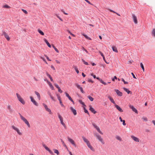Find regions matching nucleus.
I'll return each instance as SVG.
<instances>
[{"instance_id":"nucleus-49","label":"nucleus","mask_w":155,"mask_h":155,"mask_svg":"<svg viewBox=\"0 0 155 155\" xmlns=\"http://www.w3.org/2000/svg\"><path fill=\"white\" fill-rule=\"evenodd\" d=\"M117 78L116 76H114L113 78H112V80L113 81H115V80H117Z\"/></svg>"},{"instance_id":"nucleus-56","label":"nucleus","mask_w":155,"mask_h":155,"mask_svg":"<svg viewBox=\"0 0 155 155\" xmlns=\"http://www.w3.org/2000/svg\"><path fill=\"white\" fill-rule=\"evenodd\" d=\"M45 57L46 58H47V60L48 61H51V60L46 55H45Z\"/></svg>"},{"instance_id":"nucleus-13","label":"nucleus","mask_w":155,"mask_h":155,"mask_svg":"<svg viewBox=\"0 0 155 155\" xmlns=\"http://www.w3.org/2000/svg\"><path fill=\"white\" fill-rule=\"evenodd\" d=\"M94 128H95L97 130V131L99 132L100 134H103V133L100 130L99 128L97 127V125H94Z\"/></svg>"},{"instance_id":"nucleus-36","label":"nucleus","mask_w":155,"mask_h":155,"mask_svg":"<svg viewBox=\"0 0 155 155\" xmlns=\"http://www.w3.org/2000/svg\"><path fill=\"white\" fill-rule=\"evenodd\" d=\"M2 7L4 8H9L11 7L7 5H5L3 6Z\"/></svg>"},{"instance_id":"nucleus-2","label":"nucleus","mask_w":155,"mask_h":155,"mask_svg":"<svg viewBox=\"0 0 155 155\" xmlns=\"http://www.w3.org/2000/svg\"><path fill=\"white\" fill-rule=\"evenodd\" d=\"M58 117L60 119L61 124L63 125L64 127V128L66 129V126L65 125V124L63 122V117L61 116L59 113H58Z\"/></svg>"},{"instance_id":"nucleus-47","label":"nucleus","mask_w":155,"mask_h":155,"mask_svg":"<svg viewBox=\"0 0 155 155\" xmlns=\"http://www.w3.org/2000/svg\"><path fill=\"white\" fill-rule=\"evenodd\" d=\"M75 85L78 89H79L81 87H80V85L78 84L77 83H75Z\"/></svg>"},{"instance_id":"nucleus-61","label":"nucleus","mask_w":155,"mask_h":155,"mask_svg":"<svg viewBox=\"0 0 155 155\" xmlns=\"http://www.w3.org/2000/svg\"><path fill=\"white\" fill-rule=\"evenodd\" d=\"M50 97L51 98V99L53 101H55V99H54V97L52 96V95Z\"/></svg>"},{"instance_id":"nucleus-1","label":"nucleus","mask_w":155,"mask_h":155,"mask_svg":"<svg viewBox=\"0 0 155 155\" xmlns=\"http://www.w3.org/2000/svg\"><path fill=\"white\" fill-rule=\"evenodd\" d=\"M16 95L18 101L23 104H25V102L24 99L21 97L18 93H16Z\"/></svg>"},{"instance_id":"nucleus-38","label":"nucleus","mask_w":155,"mask_h":155,"mask_svg":"<svg viewBox=\"0 0 155 155\" xmlns=\"http://www.w3.org/2000/svg\"><path fill=\"white\" fill-rule=\"evenodd\" d=\"M87 97L91 101H92L94 100V98L90 96H88Z\"/></svg>"},{"instance_id":"nucleus-16","label":"nucleus","mask_w":155,"mask_h":155,"mask_svg":"<svg viewBox=\"0 0 155 155\" xmlns=\"http://www.w3.org/2000/svg\"><path fill=\"white\" fill-rule=\"evenodd\" d=\"M87 145L88 147L90 148V149L92 151H94L95 149L93 148V147L91 145L90 143H88L87 144Z\"/></svg>"},{"instance_id":"nucleus-27","label":"nucleus","mask_w":155,"mask_h":155,"mask_svg":"<svg viewBox=\"0 0 155 155\" xmlns=\"http://www.w3.org/2000/svg\"><path fill=\"white\" fill-rule=\"evenodd\" d=\"M35 94L37 95L38 98L39 100H40V95L39 93L38 92L35 91Z\"/></svg>"},{"instance_id":"nucleus-14","label":"nucleus","mask_w":155,"mask_h":155,"mask_svg":"<svg viewBox=\"0 0 155 155\" xmlns=\"http://www.w3.org/2000/svg\"><path fill=\"white\" fill-rule=\"evenodd\" d=\"M70 109L74 115L77 114V111L76 110L74 109L72 107H70Z\"/></svg>"},{"instance_id":"nucleus-15","label":"nucleus","mask_w":155,"mask_h":155,"mask_svg":"<svg viewBox=\"0 0 155 155\" xmlns=\"http://www.w3.org/2000/svg\"><path fill=\"white\" fill-rule=\"evenodd\" d=\"M97 139L100 140L103 144H104V143L103 140L101 138V136L98 135L97 136Z\"/></svg>"},{"instance_id":"nucleus-42","label":"nucleus","mask_w":155,"mask_h":155,"mask_svg":"<svg viewBox=\"0 0 155 155\" xmlns=\"http://www.w3.org/2000/svg\"><path fill=\"white\" fill-rule=\"evenodd\" d=\"M140 64V67L142 68L143 71H144V68L143 64L142 62H141Z\"/></svg>"},{"instance_id":"nucleus-26","label":"nucleus","mask_w":155,"mask_h":155,"mask_svg":"<svg viewBox=\"0 0 155 155\" xmlns=\"http://www.w3.org/2000/svg\"><path fill=\"white\" fill-rule=\"evenodd\" d=\"M113 51L116 52H118L117 48L115 46H113L112 47Z\"/></svg>"},{"instance_id":"nucleus-62","label":"nucleus","mask_w":155,"mask_h":155,"mask_svg":"<svg viewBox=\"0 0 155 155\" xmlns=\"http://www.w3.org/2000/svg\"><path fill=\"white\" fill-rule=\"evenodd\" d=\"M54 85L58 89V88H59V87H60L58 86V84H57L55 83L54 84Z\"/></svg>"},{"instance_id":"nucleus-29","label":"nucleus","mask_w":155,"mask_h":155,"mask_svg":"<svg viewBox=\"0 0 155 155\" xmlns=\"http://www.w3.org/2000/svg\"><path fill=\"white\" fill-rule=\"evenodd\" d=\"M151 35L152 36L155 37V29L153 28V29Z\"/></svg>"},{"instance_id":"nucleus-4","label":"nucleus","mask_w":155,"mask_h":155,"mask_svg":"<svg viewBox=\"0 0 155 155\" xmlns=\"http://www.w3.org/2000/svg\"><path fill=\"white\" fill-rule=\"evenodd\" d=\"M68 141L70 142L75 147H76V145L74 141L72 139H71L69 137H68Z\"/></svg>"},{"instance_id":"nucleus-8","label":"nucleus","mask_w":155,"mask_h":155,"mask_svg":"<svg viewBox=\"0 0 155 155\" xmlns=\"http://www.w3.org/2000/svg\"><path fill=\"white\" fill-rule=\"evenodd\" d=\"M132 15L133 19L134 22L135 24H137V20L136 16L134 14H132Z\"/></svg>"},{"instance_id":"nucleus-19","label":"nucleus","mask_w":155,"mask_h":155,"mask_svg":"<svg viewBox=\"0 0 155 155\" xmlns=\"http://www.w3.org/2000/svg\"><path fill=\"white\" fill-rule=\"evenodd\" d=\"M124 90L127 92V93L128 94H132V92L131 91H129L128 89L127 88L125 87L123 88Z\"/></svg>"},{"instance_id":"nucleus-25","label":"nucleus","mask_w":155,"mask_h":155,"mask_svg":"<svg viewBox=\"0 0 155 155\" xmlns=\"http://www.w3.org/2000/svg\"><path fill=\"white\" fill-rule=\"evenodd\" d=\"M46 75H47V76H48L50 78L51 81V82H53V79L51 77V76L50 75L48 72H46Z\"/></svg>"},{"instance_id":"nucleus-37","label":"nucleus","mask_w":155,"mask_h":155,"mask_svg":"<svg viewBox=\"0 0 155 155\" xmlns=\"http://www.w3.org/2000/svg\"><path fill=\"white\" fill-rule=\"evenodd\" d=\"M53 150H54V152L55 153H56L57 155H59V153L58 150L57 149H54Z\"/></svg>"},{"instance_id":"nucleus-7","label":"nucleus","mask_w":155,"mask_h":155,"mask_svg":"<svg viewBox=\"0 0 155 155\" xmlns=\"http://www.w3.org/2000/svg\"><path fill=\"white\" fill-rule=\"evenodd\" d=\"M30 98L31 99V101L35 105H36V106H38V103L36 101L34 100V99L32 97L30 96Z\"/></svg>"},{"instance_id":"nucleus-44","label":"nucleus","mask_w":155,"mask_h":155,"mask_svg":"<svg viewBox=\"0 0 155 155\" xmlns=\"http://www.w3.org/2000/svg\"><path fill=\"white\" fill-rule=\"evenodd\" d=\"M91 75L93 76L94 78H96L97 79V78H99L98 77H97L93 73H91Z\"/></svg>"},{"instance_id":"nucleus-34","label":"nucleus","mask_w":155,"mask_h":155,"mask_svg":"<svg viewBox=\"0 0 155 155\" xmlns=\"http://www.w3.org/2000/svg\"><path fill=\"white\" fill-rule=\"evenodd\" d=\"M65 94L66 96L67 97H68V99H69V100H70L71 99V100L72 98L69 96V94L68 93H67V92H65Z\"/></svg>"},{"instance_id":"nucleus-18","label":"nucleus","mask_w":155,"mask_h":155,"mask_svg":"<svg viewBox=\"0 0 155 155\" xmlns=\"http://www.w3.org/2000/svg\"><path fill=\"white\" fill-rule=\"evenodd\" d=\"M108 98L110 100L111 102H112L113 104H114L115 105L116 104V103L114 101L113 98L110 96H109L108 97Z\"/></svg>"},{"instance_id":"nucleus-9","label":"nucleus","mask_w":155,"mask_h":155,"mask_svg":"<svg viewBox=\"0 0 155 155\" xmlns=\"http://www.w3.org/2000/svg\"><path fill=\"white\" fill-rule=\"evenodd\" d=\"M114 91L116 92L117 94L119 96H122L123 95V94L122 92L120 91L118 89H114Z\"/></svg>"},{"instance_id":"nucleus-35","label":"nucleus","mask_w":155,"mask_h":155,"mask_svg":"<svg viewBox=\"0 0 155 155\" xmlns=\"http://www.w3.org/2000/svg\"><path fill=\"white\" fill-rule=\"evenodd\" d=\"M84 112L85 113H87L89 116H90V114L88 111L86 109L85 107H84Z\"/></svg>"},{"instance_id":"nucleus-52","label":"nucleus","mask_w":155,"mask_h":155,"mask_svg":"<svg viewBox=\"0 0 155 155\" xmlns=\"http://www.w3.org/2000/svg\"><path fill=\"white\" fill-rule=\"evenodd\" d=\"M81 91V92L83 93H85V92L84 91H83V89L82 88V87H81L80 89H79Z\"/></svg>"},{"instance_id":"nucleus-32","label":"nucleus","mask_w":155,"mask_h":155,"mask_svg":"<svg viewBox=\"0 0 155 155\" xmlns=\"http://www.w3.org/2000/svg\"><path fill=\"white\" fill-rule=\"evenodd\" d=\"M48 85H49L50 87L51 88L52 90H54V87H53V86H52L51 83L50 82H48Z\"/></svg>"},{"instance_id":"nucleus-12","label":"nucleus","mask_w":155,"mask_h":155,"mask_svg":"<svg viewBox=\"0 0 155 155\" xmlns=\"http://www.w3.org/2000/svg\"><path fill=\"white\" fill-rule=\"evenodd\" d=\"M89 107V110L93 114H95L97 112L91 105H90Z\"/></svg>"},{"instance_id":"nucleus-46","label":"nucleus","mask_w":155,"mask_h":155,"mask_svg":"<svg viewBox=\"0 0 155 155\" xmlns=\"http://www.w3.org/2000/svg\"><path fill=\"white\" fill-rule=\"evenodd\" d=\"M87 81L88 82L92 83H93L94 82V81L93 80L91 79H90L89 78H88Z\"/></svg>"},{"instance_id":"nucleus-33","label":"nucleus","mask_w":155,"mask_h":155,"mask_svg":"<svg viewBox=\"0 0 155 155\" xmlns=\"http://www.w3.org/2000/svg\"><path fill=\"white\" fill-rule=\"evenodd\" d=\"M38 31L41 35H44V33L41 30L38 29Z\"/></svg>"},{"instance_id":"nucleus-21","label":"nucleus","mask_w":155,"mask_h":155,"mask_svg":"<svg viewBox=\"0 0 155 155\" xmlns=\"http://www.w3.org/2000/svg\"><path fill=\"white\" fill-rule=\"evenodd\" d=\"M97 80H99L101 83H102V84H104V85H106L107 84L105 82H104L101 79L99 78H97Z\"/></svg>"},{"instance_id":"nucleus-63","label":"nucleus","mask_w":155,"mask_h":155,"mask_svg":"<svg viewBox=\"0 0 155 155\" xmlns=\"http://www.w3.org/2000/svg\"><path fill=\"white\" fill-rule=\"evenodd\" d=\"M22 11L25 14H27L28 13L27 12L26 10L22 9Z\"/></svg>"},{"instance_id":"nucleus-17","label":"nucleus","mask_w":155,"mask_h":155,"mask_svg":"<svg viewBox=\"0 0 155 155\" xmlns=\"http://www.w3.org/2000/svg\"><path fill=\"white\" fill-rule=\"evenodd\" d=\"M131 137L134 141L137 142H139V140L138 138L134 136H132Z\"/></svg>"},{"instance_id":"nucleus-53","label":"nucleus","mask_w":155,"mask_h":155,"mask_svg":"<svg viewBox=\"0 0 155 155\" xmlns=\"http://www.w3.org/2000/svg\"><path fill=\"white\" fill-rule=\"evenodd\" d=\"M18 134H19V135H21L22 133H21L20 132L19 130L18 129L17 130H16Z\"/></svg>"},{"instance_id":"nucleus-28","label":"nucleus","mask_w":155,"mask_h":155,"mask_svg":"<svg viewBox=\"0 0 155 155\" xmlns=\"http://www.w3.org/2000/svg\"><path fill=\"white\" fill-rule=\"evenodd\" d=\"M83 36L86 39L89 40H91V38L88 36L87 35L84 34H82Z\"/></svg>"},{"instance_id":"nucleus-41","label":"nucleus","mask_w":155,"mask_h":155,"mask_svg":"<svg viewBox=\"0 0 155 155\" xmlns=\"http://www.w3.org/2000/svg\"><path fill=\"white\" fill-rule=\"evenodd\" d=\"M81 60L84 64H85V65H89L88 63L87 62L85 61L83 59H81Z\"/></svg>"},{"instance_id":"nucleus-43","label":"nucleus","mask_w":155,"mask_h":155,"mask_svg":"<svg viewBox=\"0 0 155 155\" xmlns=\"http://www.w3.org/2000/svg\"><path fill=\"white\" fill-rule=\"evenodd\" d=\"M116 139L119 140L120 141H122V139L121 138V137H119V136H117L116 137Z\"/></svg>"},{"instance_id":"nucleus-40","label":"nucleus","mask_w":155,"mask_h":155,"mask_svg":"<svg viewBox=\"0 0 155 155\" xmlns=\"http://www.w3.org/2000/svg\"><path fill=\"white\" fill-rule=\"evenodd\" d=\"M53 48H54L55 51L57 52V53H59V51L55 47V46L53 45H52Z\"/></svg>"},{"instance_id":"nucleus-54","label":"nucleus","mask_w":155,"mask_h":155,"mask_svg":"<svg viewBox=\"0 0 155 155\" xmlns=\"http://www.w3.org/2000/svg\"><path fill=\"white\" fill-rule=\"evenodd\" d=\"M99 52L102 57H103L104 56L103 53L101 51H99Z\"/></svg>"},{"instance_id":"nucleus-50","label":"nucleus","mask_w":155,"mask_h":155,"mask_svg":"<svg viewBox=\"0 0 155 155\" xmlns=\"http://www.w3.org/2000/svg\"><path fill=\"white\" fill-rule=\"evenodd\" d=\"M142 119L143 120V121H147L148 120H147V118L146 117H143L142 118Z\"/></svg>"},{"instance_id":"nucleus-30","label":"nucleus","mask_w":155,"mask_h":155,"mask_svg":"<svg viewBox=\"0 0 155 155\" xmlns=\"http://www.w3.org/2000/svg\"><path fill=\"white\" fill-rule=\"evenodd\" d=\"M42 145L48 151L50 150L49 148L47 147L44 143H42Z\"/></svg>"},{"instance_id":"nucleus-59","label":"nucleus","mask_w":155,"mask_h":155,"mask_svg":"<svg viewBox=\"0 0 155 155\" xmlns=\"http://www.w3.org/2000/svg\"><path fill=\"white\" fill-rule=\"evenodd\" d=\"M86 2L89 3V4L91 5H93L88 0H84Z\"/></svg>"},{"instance_id":"nucleus-24","label":"nucleus","mask_w":155,"mask_h":155,"mask_svg":"<svg viewBox=\"0 0 155 155\" xmlns=\"http://www.w3.org/2000/svg\"><path fill=\"white\" fill-rule=\"evenodd\" d=\"M44 41L49 47L51 48V45L46 39H45Z\"/></svg>"},{"instance_id":"nucleus-55","label":"nucleus","mask_w":155,"mask_h":155,"mask_svg":"<svg viewBox=\"0 0 155 155\" xmlns=\"http://www.w3.org/2000/svg\"><path fill=\"white\" fill-rule=\"evenodd\" d=\"M56 15L57 18H58L60 21H63L62 19L58 15L56 14Z\"/></svg>"},{"instance_id":"nucleus-57","label":"nucleus","mask_w":155,"mask_h":155,"mask_svg":"<svg viewBox=\"0 0 155 155\" xmlns=\"http://www.w3.org/2000/svg\"><path fill=\"white\" fill-rule=\"evenodd\" d=\"M82 50L83 51H85L87 53H88V51H87V50L85 49L84 48V47H82Z\"/></svg>"},{"instance_id":"nucleus-58","label":"nucleus","mask_w":155,"mask_h":155,"mask_svg":"<svg viewBox=\"0 0 155 155\" xmlns=\"http://www.w3.org/2000/svg\"><path fill=\"white\" fill-rule=\"evenodd\" d=\"M61 12H63V13L65 14V15H68V14L65 13L64 11V10L63 9H61Z\"/></svg>"},{"instance_id":"nucleus-6","label":"nucleus","mask_w":155,"mask_h":155,"mask_svg":"<svg viewBox=\"0 0 155 155\" xmlns=\"http://www.w3.org/2000/svg\"><path fill=\"white\" fill-rule=\"evenodd\" d=\"M19 115H20L21 119L23 120V121L26 124H27L28 122V121L27 120L25 119L24 117L20 113H19Z\"/></svg>"},{"instance_id":"nucleus-23","label":"nucleus","mask_w":155,"mask_h":155,"mask_svg":"<svg viewBox=\"0 0 155 155\" xmlns=\"http://www.w3.org/2000/svg\"><path fill=\"white\" fill-rule=\"evenodd\" d=\"M119 119L120 120V122H123V125L124 126H125L126 124L125 123V120H123L120 117H119Z\"/></svg>"},{"instance_id":"nucleus-22","label":"nucleus","mask_w":155,"mask_h":155,"mask_svg":"<svg viewBox=\"0 0 155 155\" xmlns=\"http://www.w3.org/2000/svg\"><path fill=\"white\" fill-rule=\"evenodd\" d=\"M7 109L9 110V112L10 113L12 114L13 112V109L11 108V106L10 105H8L7 107Z\"/></svg>"},{"instance_id":"nucleus-10","label":"nucleus","mask_w":155,"mask_h":155,"mask_svg":"<svg viewBox=\"0 0 155 155\" xmlns=\"http://www.w3.org/2000/svg\"><path fill=\"white\" fill-rule=\"evenodd\" d=\"M129 107L134 112H135L136 113H138V111L134 107V106L130 105L129 106Z\"/></svg>"},{"instance_id":"nucleus-3","label":"nucleus","mask_w":155,"mask_h":155,"mask_svg":"<svg viewBox=\"0 0 155 155\" xmlns=\"http://www.w3.org/2000/svg\"><path fill=\"white\" fill-rule=\"evenodd\" d=\"M1 35L4 36L8 41H9L10 40V38L5 31H2V34Z\"/></svg>"},{"instance_id":"nucleus-20","label":"nucleus","mask_w":155,"mask_h":155,"mask_svg":"<svg viewBox=\"0 0 155 155\" xmlns=\"http://www.w3.org/2000/svg\"><path fill=\"white\" fill-rule=\"evenodd\" d=\"M82 138L83 139L84 141L85 142L86 144H87L88 143H89L90 142L85 137H84V136H82Z\"/></svg>"},{"instance_id":"nucleus-31","label":"nucleus","mask_w":155,"mask_h":155,"mask_svg":"<svg viewBox=\"0 0 155 155\" xmlns=\"http://www.w3.org/2000/svg\"><path fill=\"white\" fill-rule=\"evenodd\" d=\"M78 101H79V103L81 104L82 105H83L84 106H85V107L86 106L85 105L84 103L82 101V100H78Z\"/></svg>"},{"instance_id":"nucleus-60","label":"nucleus","mask_w":155,"mask_h":155,"mask_svg":"<svg viewBox=\"0 0 155 155\" xmlns=\"http://www.w3.org/2000/svg\"><path fill=\"white\" fill-rule=\"evenodd\" d=\"M58 91L60 93H62V91L61 90L60 87H59L58 88Z\"/></svg>"},{"instance_id":"nucleus-45","label":"nucleus","mask_w":155,"mask_h":155,"mask_svg":"<svg viewBox=\"0 0 155 155\" xmlns=\"http://www.w3.org/2000/svg\"><path fill=\"white\" fill-rule=\"evenodd\" d=\"M121 81L124 82V84H127L128 83V82L127 81H125L124 80L123 78H122Z\"/></svg>"},{"instance_id":"nucleus-48","label":"nucleus","mask_w":155,"mask_h":155,"mask_svg":"<svg viewBox=\"0 0 155 155\" xmlns=\"http://www.w3.org/2000/svg\"><path fill=\"white\" fill-rule=\"evenodd\" d=\"M12 128H13L14 130L16 131V130H18V129L15 126H13V125L12 126Z\"/></svg>"},{"instance_id":"nucleus-5","label":"nucleus","mask_w":155,"mask_h":155,"mask_svg":"<svg viewBox=\"0 0 155 155\" xmlns=\"http://www.w3.org/2000/svg\"><path fill=\"white\" fill-rule=\"evenodd\" d=\"M42 104L43 106L44 107L46 110L48 112H49V114H52V112H51V110L50 109L48 108V106L46 104H45L44 103H43Z\"/></svg>"},{"instance_id":"nucleus-39","label":"nucleus","mask_w":155,"mask_h":155,"mask_svg":"<svg viewBox=\"0 0 155 155\" xmlns=\"http://www.w3.org/2000/svg\"><path fill=\"white\" fill-rule=\"evenodd\" d=\"M74 68L77 74H78L79 73V71L78 70V69L77 68V67L75 66L74 67Z\"/></svg>"},{"instance_id":"nucleus-51","label":"nucleus","mask_w":155,"mask_h":155,"mask_svg":"<svg viewBox=\"0 0 155 155\" xmlns=\"http://www.w3.org/2000/svg\"><path fill=\"white\" fill-rule=\"evenodd\" d=\"M61 142L63 144V146L65 147H67V146H66V145H65V144L64 141H63V140L61 139Z\"/></svg>"},{"instance_id":"nucleus-64","label":"nucleus","mask_w":155,"mask_h":155,"mask_svg":"<svg viewBox=\"0 0 155 155\" xmlns=\"http://www.w3.org/2000/svg\"><path fill=\"white\" fill-rule=\"evenodd\" d=\"M131 74H132V75L133 77V78H136L135 75L133 73V72H132L131 73Z\"/></svg>"},{"instance_id":"nucleus-11","label":"nucleus","mask_w":155,"mask_h":155,"mask_svg":"<svg viewBox=\"0 0 155 155\" xmlns=\"http://www.w3.org/2000/svg\"><path fill=\"white\" fill-rule=\"evenodd\" d=\"M115 107L117 108V109L119 110L120 112H122L123 111V110L117 104H115Z\"/></svg>"}]
</instances>
